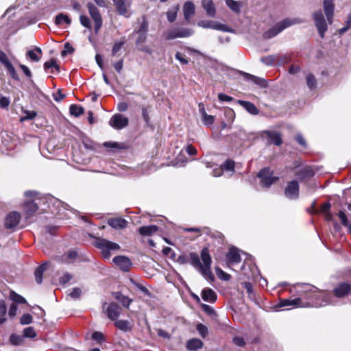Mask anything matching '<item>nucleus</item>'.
Masks as SVG:
<instances>
[{
    "label": "nucleus",
    "instance_id": "obj_1",
    "mask_svg": "<svg viewBox=\"0 0 351 351\" xmlns=\"http://www.w3.org/2000/svg\"><path fill=\"white\" fill-rule=\"evenodd\" d=\"M302 293H307L311 292L313 295L312 296H308V298H314L316 302L312 306L321 307L328 304H334L333 301L330 293L319 290L317 287L311 285H305L304 289L300 291Z\"/></svg>",
    "mask_w": 351,
    "mask_h": 351
},
{
    "label": "nucleus",
    "instance_id": "obj_2",
    "mask_svg": "<svg viewBox=\"0 0 351 351\" xmlns=\"http://www.w3.org/2000/svg\"><path fill=\"white\" fill-rule=\"evenodd\" d=\"M95 245L101 250V253L105 259L110 258L111 252H117L120 249L118 243L100 237L96 239Z\"/></svg>",
    "mask_w": 351,
    "mask_h": 351
},
{
    "label": "nucleus",
    "instance_id": "obj_3",
    "mask_svg": "<svg viewBox=\"0 0 351 351\" xmlns=\"http://www.w3.org/2000/svg\"><path fill=\"white\" fill-rule=\"evenodd\" d=\"M201 258L202 260V265L197 270L206 279L213 280L215 277L211 271L212 258L209 254L208 247H204L201 251Z\"/></svg>",
    "mask_w": 351,
    "mask_h": 351
},
{
    "label": "nucleus",
    "instance_id": "obj_4",
    "mask_svg": "<svg viewBox=\"0 0 351 351\" xmlns=\"http://www.w3.org/2000/svg\"><path fill=\"white\" fill-rule=\"evenodd\" d=\"M87 8L88 13L94 22V30L97 34L103 25V19L98 8L93 3H88Z\"/></svg>",
    "mask_w": 351,
    "mask_h": 351
},
{
    "label": "nucleus",
    "instance_id": "obj_5",
    "mask_svg": "<svg viewBox=\"0 0 351 351\" xmlns=\"http://www.w3.org/2000/svg\"><path fill=\"white\" fill-rule=\"evenodd\" d=\"M297 23H299V21H298L296 19L291 20L289 19H286L282 21L281 22L277 23L274 27H272L267 32H266L265 36L267 38L274 37L285 28L289 27L291 25L295 24Z\"/></svg>",
    "mask_w": 351,
    "mask_h": 351
},
{
    "label": "nucleus",
    "instance_id": "obj_6",
    "mask_svg": "<svg viewBox=\"0 0 351 351\" xmlns=\"http://www.w3.org/2000/svg\"><path fill=\"white\" fill-rule=\"evenodd\" d=\"M193 34V30L190 28L176 27L168 30L165 33V37L168 40H173L177 38L189 37Z\"/></svg>",
    "mask_w": 351,
    "mask_h": 351
},
{
    "label": "nucleus",
    "instance_id": "obj_7",
    "mask_svg": "<svg viewBox=\"0 0 351 351\" xmlns=\"http://www.w3.org/2000/svg\"><path fill=\"white\" fill-rule=\"evenodd\" d=\"M313 19L319 35L322 38H324V34L327 31L328 27L322 10H319L313 12Z\"/></svg>",
    "mask_w": 351,
    "mask_h": 351
},
{
    "label": "nucleus",
    "instance_id": "obj_8",
    "mask_svg": "<svg viewBox=\"0 0 351 351\" xmlns=\"http://www.w3.org/2000/svg\"><path fill=\"white\" fill-rule=\"evenodd\" d=\"M261 179V184L263 187L268 188L274 182L278 180V177L274 176L269 168H264L258 174Z\"/></svg>",
    "mask_w": 351,
    "mask_h": 351
},
{
    "label": "nucleus",
    "instance_id": "obj_9",
    "mask_svg": "<svg viewBox=\"0 0 351 351\" xmlns=\"http://www.w3.org/2000/svg\"><path fill=\"white\" fill-rule=\"evenodd\" d=\"M129 119L121 114H115L110 121L109 125L116 130H121L128 126Z\"/></svg>",
    "mask_w": 351,
    "mask_h": 351
},
{
    "label": "nucleus",
    "instance_id": "obj_10",
    "mask_svg": "<svg viewBox=\"0 0 351 351\" xmlns=\"http://www.w3.org/2000/svg\"><path fill=\"white\" fill-rule=\"evenodd\" d=\"M0 62L5 66L12 79L16 81L19 80V75L17 74L14 67L10 62L7 55L2 51H0Z\"/></svg>",
    "mask_w": 351,
    "mask_h": 351
},
{
    "label": "nucleus",
    "instance_id": "obj_11",
    "mask_svg": "<svg viewBox=\"0 0 351 351\" xmlns=\"http://www.w3.org/2000/svg\"><path fill=\"white\" fill-rule=\"evenodd\" d=\"M198 26L202 27L203 28H209L216 30H219L225 32H230V28L224 25L221 24L220 23L213 21H199L197 23Z\"/></svg>",
    "mask_w": 351,
    "mask_h": 351
},
{
    "label": "nucleus",
    "instance_id": "obj_12",
    "mask_svg": "<svg viewBox=\"0 0 351 351\" xmlns=\"http://www.w3.org/2000/svg\"><path fill=\"white\" fill-rule=\"evenodd\" d=\"M285 195L290 199H295L299 197V184L296 180L288 182L285 189Z\"/></svg>",
    "mask_w": 351,
    "mask_h": 351
},
{
    "label": "nucleus",
    "instance_id": "obj_13",
    "mask_svg": "<svg viewBox=\"0 0 351 351\" xmlns=\"http://www.w3.org/2000/svg\"><path fill=\"white\" fill-rule=\"evenodd\" d=\"M332 292L336 298H344L351 292V285L347 282H341L333 289Z\"/></svg>",
    "mask_w": 351,
    "mask_h": 351
},
{
    "label": "nucleus",
    "instance_id": "obj_14",
    "mask_svg": "<svg viewBox=\"0 0 351 351\" xmlns=\"http://www.w3.org/2000/svg\"><path fill=\"white\" fill-rule=\"evenodd\" d=\"M306 307L310 306L308 304H302V300L300 298H296L295 299H282L280 300L279 303L278 304V307H289V308H292L294 307Z\"/></svg>",
    "mask_w": 351,
    "mask_h": 351
},
{
    "label": "nucleus",
    "instance_id": "obj_15",
    "mask_svg": "<svg viewBox=\"0 0 351 351\" xmlns=\"http://www.w3.org/2000/svg\"><path fill=\"white\" fill-rule=\"evenodd\" d=\"M265 135L268 144H274L277 146L282 143V135L280 132L272 130H266L263 132Z\"/></svg>",
    "mask_w": 351,
    "mask_h": 351
},
{
    "label": "nucleus",
    "instance_id": "obj_16",
    "mask_svg": "<svg viewBox=\"0 0 351 351\" xmlns=\"http://www.w3.org/2000/svg\"><path fill=\"white\" fill-rule=\"evenodd\" d=\"M113 263L123 271H128L132 266V262L125 256H117L112 259Z\"/></svg>",
    "mask_w": 351,
    "mask_h": 351
},
{
    "label": "nucleus",
    "instance_id": "obj_17",
    "mask_svg": "<svg viewBox=\"0 0 351 351\" xmlns=\"http://www.w3.org/2000/svg\"><path fill=\"white\" fill-rule=\"evenodd\" d=\"M227 264L231 267L235 264L239 263L241 261L239 250L236 247H231L226 255Z\"/></svg>",
    "mask_w": 351,
    "mask_h": 351
},
{
    "label": "nucleus",
    "instance_id": "obj_18",
    "mask_svg": "<svg viewBox=\"0 0 351 351\" xmlns=\"http://www.w3.org/2000/svg\"><path fill=\"white\" fill-rule=\"evenodd\" d=\"M121 307L114 302L110 303L106 309L107 317L112 321L117 319L121 314Z\"/></svg>",
    "mask_w": 351,
    "mask_h": 351
},
{
    "label": "nucleus",
    "instance_id": "obj_19",
    "mask_svg": "<svg viewBox=\"0 0 351 351\" xmlns=\"http://www.w3.org/2000/svg\"><path fill=\"white\" fill-rule=\"evenodd\" d=\"M21 220V215L18 212H12L9 213L5 219V226L7 228L16 227Z\"/></svg>",
    "mask_w": 351,
    "mask_h": 351
},
{
    "label": "nucleus",
    "instance_id": "obj_20",
    "mask_svg": "<svg viewBox=\"0 0 351 351\" xmlns=\"http://www.w3.org/2000/svg\"><path fill=\"white\" fill-rule=\"evenodd\" d=\"M323 6L328 22L332 24L335 10L333 0H324Z\"/></svg>",
    "mask_w": 351,
    "mask_h": 351
},
{
    "label": "nucleus",
    "instance_id": "obj_21",
    "mask_svg": "<svg viewBox=\"0 0 351 351\" xmlns=\"http://www.w3.org/2000/svg\"><path fill=\"white\" fill-rule=\"evenodd\" d=\"M116 10L117 12L122 16H124L126 18H129L132 12L130 11V7L132 4H127L126 3L121 2L120 1H113Z\"/></svg>",
    "mask_w": 351,
    "mask_h": 351
},
{
    "label": "nucleus",
    "instance_id": "obj_22",
    "mask_svg": "<svg viewBox=\"0 0 351 351\" xmlns=\"http://www.w3.org/2000/svg\"><path fill=\"white\" fill-rule=\"evenodd\" d=\"M242 75L243 76V77L245 80L251 81L253 83H254L255 84H257L261 87L264 88L267 86V81L263 78H261L257 76H255V75H251L250 73H245V72H242Z\"/></svg>",
    "mask_w": 351,
    "mask_h": 351
},
{
    "label": "nucleus",
    "instance_id": "obj_23",
    "mask_svg": "<svg viewBox=\"0 0 351 351\" xmlns=\"http://www.w3.org/2000/svg\"><path fill=\"white\" fill-rule=\"evenodd\" d=\"M202 299L208 302L213 303L217 300L216 293L210 288H205L202 291Z\"/></svg>",
    "mask_w": 351,
    "mask_h": 351
},
{
    "label": "nucleus",
    "instance_id": "obj_24",
    "mask_svg": "<svg viewBox=\"0 0 351 351\" xmlns=\"http://www.w3.org/2000/svg\"><path fill=\"white\" fill-rule=\"evenodd\" d=\"M195 7L193 2L186 1L183 5V13L184 19L189 21L190 18L195 14Z\"/></svg>",
    "mask_w": 351,
    "mask_h": 351
},
{
    "label": "nucleus",
    "instance_id": "obj_25",
    "mask_svg": "<svg viewBox=\"0 0 351 351\" xmlns=\"http://www.w3.org/2000/svg\"><path fill=\"white\" fill-rule=\"evenodd\" d=\"M108 224L114 229H123L128 225V221L122 218H111L108 219Z\"/></svg>",
    "mask_w": 351,
    "mask_h": 351
},
{
    "label": "nucleus",
    "instance_id": "obj_26",
    "mask_svg": "<svg viewBox=\"0 0 351 351\" xmlns=\"http://www.w3.org/2000/svg\"><path fill=\"white\" fill-rule=\"evenodd\" d=\"M238 104L243 107L251 114L256 115L259 112L256 106L250 101L238 100Z\"/></svg>",
    "mask_w": 351,
    "mask_h": 351
},
{
    "label": "nucleus",
    "instance_id": "obj_27",
    "mask_svg": "<svg viewBox=\"0 0 351 351\" xmlns=\"http://www.w3.org/2000/svg\"><path fill=\"white\" fill-rule=\"evenodd\" d=\"M38 209V204L32 201H27L24 204L26 217H32Z\"/></svg>",
    "mask_w": 351,
    "mask_h": 351
},
{
    "label": "nucleus",
    "instance_id": "obj_28",
    "mask_svg": "<svg viewBox=\"0 0 351 351\" xmlns=\"http://www.w3.org/2000/svg\"><path fill=\"white\" fill-rule=\"evenodd\" d=\"M202 4L206 12L207 15L211 17H213L215 15L216 9L212 0H202Z\"/></svg>",
    "mask_w": 351,
    "mask_h": 351
},
{
    "label": "nucleus",
    "instance_id": "obj_29",
    "mask_svg": "<svg viewBox=\"0 0 351 351\" xmlns=\"http://www.w3.org/2000/svg\"><path fill=\"white\" fill-rule=\"evenodd\" d=\"M158 230V227L155 225L145 226L140 227L138 232L142 236L149 237L156 232Z\"/></svg>",
    "mask_w": 351,
    "mask_h": 351
},
{
    "label": "nucleus",
    "instance_id": "obj_30",
    "mask_svg": "<svg viewBox=\"0 0 351 351\" xmlns=\"http://www.w3.org/2000/svg\"><path fill=\"white\" fill-rule=\"evenodd\" d=\"M50 201L53 203V206L57 207L58 209L57 212V215L59 217V218H63V215L61 213L62 210H69V205L66 204H64V202L60 201L59 199H54L53 197H50Z\"/></svg>",
    "mask_w": 351,
    "mask_h": 351
},
{
    "label": "nucleus",
    "instance_id": "obj_31",
    "mask_svg": "<svg viewBox=\"0 0 351 351\" xmlns=\"http://www.w3.org/2000/svg\"><path fill=\"white\" fill-rule=\"evenodd\" d=\"M203 342L199 339H189L186 343V348L189 350H197L202 348Z\"/></svg>",
    "mask_w": 351,
    "mask_h": 351
},
{
    "label": "nucleus",
    "instance_id": "obj_32",
    "mask_svg": "<svg viewBox=\"0 0 351 351\" xmlns=\"http://www.w3.org/2000/svg\"><path fill=\"white\" fill-rule=\"evenodd\" d=\"M114 298L117 301H119L120 303H121V304L123 306H125L126 308H129L130 304L132 302V299L129 298L127 296L123 295V294H121L119 292H117L114 293Z\"/></svg>",
    "mask_w": 351,
    "mask_h": 351
},
{
    "label": "nucleus",
    "instance_id": "obj_33",
    "mask_svg": "<svg viewBox=\"0 0 351 351\" xmlns=\"http://www.w3.org/2000/svg\"><path fill=\"white\" fill-rule=\"evenodd\" d=\"M47 269V263H43L36 268L34 272L35 279L38 284H41L43 282V275Z\"/></svg>",
    "mask_w": 351,
    "mask_h": 351
},
{
    "label": "nucleus",
    "instance_id": "obj_34",
    "mask_svg": "<svg viewBox=\"0 0 351 351\" xmlns=\"http://www.w3.org/2000/svg\"><path fill=\"white\" fill-rule=\"evenodd\" d=\"M114 326L121 331L128 332L132 329L130 323L128 320H115Z\"/></svg>",
    "mask_w": 351,
    "mask_h": 351
},
{
    "label": "nucleus",
    "instance_id": "obj_35",
    "mask_svg": "<svg viewBox=\"0 0 351 351\" xmlns=\"http://www.w3.org/2000/svg\"><path fill=\"white\" fill-rule=\"evenodd\" d=\"M189 263L196 269H198L199 267H201L202 265L200 262L198 254L195 252H191L189 254Z\"/></svg>",
    "mask_w": 351,
    "mask_h": 351
},
{
    "label": "nucleus",
    "instance_id": "obj_36",
    "mask_svg": "<svg viewBox=\"0 0 351 351\" xmlns=\"http://www.w3.org/2000/svg\"><path fill=\"white\" fill-rule=\"evenodd\" d=\"M36 53H38L39 54L42 53V50L40 47H36L34 50L28 51L27 55L32 60L38 62L40 60V58L36 54Z\"/></svg>",
    "mask_w": 351,
    "mask_h": 351
},
{
    "label": "nucleus",
    "instance_id": "obj_37",
    "mask_svg": "<svg viewBox=\"0 0 351 351\" xmlns=\"http://www.w3.org/2000/svg\"><path fill=\"white\" fill-rule=\"evenodd\" d=\"M69 111L71 114L75 117H79L84 112V109L82 106L76 104H72L70 106Z\"/></svg>",
    "mask_w": 351,
    "mask_h": 351
},
{
    "label": "nucleus",
    "instance_id": "obj_38",
    "mask_svg": "<svg viewBox=\"0 0 351 351\" xmlns=\"http://www.w3.org/2000/svg\"><path fill=\"white\" fill-rule=\"evenodd\" d=\"M64 22L68 25H70L71 21L67 15L63 13H60L56 16L55 23L56 25H61Z\"/></svg>",
    "mask_w": 351,
    "mask_h": 351
},
{
    "label": "nucleus",
    "instance_id": "obj_39",
    "mask_svg": "<svg viewBox=\"0 0 351 351\" xmlns=\"http://www.w3.org/2000/svg\"><path fill=\"white\" fill-rule=\"evenodd\" d=\"M313 171L309 168H304L297 173L296 176L300 179L313 176Z\"/></svg>",
    "mask_w": 351,
    "mask_h": 351
},
{
    "label": "nucleus",
    "instance_id": "obj_40",
    "mask_svg": "<svg viewBox=\"0 0 351 351\" xmlns=\"http://www.w3.org/2000/svg\"><path fill=\"white\" fill-rule=\"evenodd\" d=\"M10 298L12 301L18 304H25L27 302L26 300L23 296L13 291H10Z\"/></svg>",
    "mask_w": 351,
    "mask_h": 351
},
{
    "label": "nucleus",
    "instance_id": "obj_41",
    "mask_svg": "<svg viewBox=\"0 0 351 351\" xmlns=\"http://www.w3.org/2000/svg\"><path fill=\"white\" fill-rule=\"evenodd\" d=\"M178 10H179V5H176L172 10H169L167 12V20L170 23H173V22H174L176 21V17H177V12L178 11Z\"/></svg>",
    "mask_w": 351,
    "mask_h": 351
},
{
    "label": "nucleus",
    "instance_id": "obj_42",
    "mask_svg": "<svg viewBox=\"0 0 351 351\" xmlns=\"http://www.w3.org/2000/svg\"><path fill=\"white\" fill-rule=\"evenodd\" d=\"M221 168L223 171H234V162L231 160H228L221 165Z\"/></svg>",
    "mask_w": 351,
    "mask_h": 351
},
{
    "label": "nucleus",
    "instance_id": "obj_43",
    "mask_svg": "<svg viewBox=\"0 0 351 351\" xmlns=\"http://www.w3.org/2000/svg\"><path fill=\"white\" fill-rule=\"evenodd\" d=\"M6 306L3 300H0V325L6 321L5 315L6 313Z\"/></svg>",
    "mask_w": 351,
    "mask_h": 351
},
{
    "label": "nucleus",
    "instance_id": "obj_44",
    "mask_svg": "<svg viewBox=\"0 0 351 351\" xmlns=\"http://www.w3.org/2000/svg\"><path fill=\"white\" fill-rule=\"evenodd\" d=\"M276 60V56L269 55L267 56L262 57L261 61L267 66H271L274 64Z\"/></svg>",
    "mask_w": 351,
    "mask_h": 351
},
{
    "label": "nucleus",
    "instance_id": "obj_45",
    "mask_svg": "<svg viewBox=\"0 0 351 351\" xmlns=\"http://www.w3.org/2000/svg\"><path fill=\"white\" fill-rule=\"evenodd\" d=\"M10 341L14 346L21 345L23 341V337L16 334H12L10 337Z\"/></svg>",
    "mask_w": 351,
    "mask_h": 351
},
{
    "label": "nucleus",
    "instance_id": "obj_46",
    "mask_svg": "<svg viewBox=\"0 0 351 351\" xmlns=\"http://www.w3.org/2000/svg\"><path fill=\"white\" fill-rule=\"evenodd\" d=\"M80 21L81 25L83 27H84L88 29H91V27H92L91 22H90V19L87 16L84 15V14L80 15Z\"/></svg>",
    "mask_w": 351,
    "mask_h": 351
},
{
    "label": "nucleus",
    "instance_id": "obj_47",
    "mask_svg": "<svg viewBox=\"0 0 351 351\" xmlns=\"http://www.w3.org/2000/svg\"><path fill=\"white\" fill-rule=\"evenodd\" d=\"M226 3L232 11L235 12L240 11V7L237 1L234 0H226Z\"/></svg>",
    "mask_w": 351,
    "mask_h": 351
},
{
    "label": "nucleus",
    "instance_id": "obj_48",
    "mask_svg": "<svg viewBox=\"0 0 351 351\" xmlns=\"http://www.w3.org/2000/svg\"><path fill=\"white\" fill-rule=\"evenodd\" d=\"M36 336V333L33 327H27L23 330V337L34 338Z\"/></svg>",
    "mask_w": 351,
    "mask_h": 351
},
{
    "label": "nucleus",
    "instance_id": "obj_49",
    "mask_svg": "<svg viewBox=\"0 0 351 351\" xmlns=\"http://www.w3.org/2000/svg\"><path fill=\"white\" fill-rule=\"evenodd\" d=\"M56 69L57 71L59 70V66L56 63V60L51 58L49 61L46 62L44 64V69L45 71H48L49 69Z\"/></svg>",
    "mask_w": 351,
    "mask_h": 351
},
{
    "label": "nucleus",
    "instance_id": "obj_50",
    "mask_svg": "<svg viewBox=\"0 0 351 351\" xmlns=\"http://www.w3.org/2000/svg\"><path fill=\"white\" fill-rule=\"evenodd\" d=\"M338 216L341 220L343 226L348 228V229L351 227V224L349 223L346 215L343 211H339Z\"/></svg>",
    "mask_w": 351,
    "mask_h": 351
},
{
    "label": "nucleus",
    "instance_id": "obj_51",
    "mask_svg": "<svg viewBox=\"0 0 351 351\" xmlns=\"http://www.w3.org/2000/svg\"><path fill=\"white\" fill-rule=\"evenodd\" d=\"M124 44L125 40L115 42L112 49V55L113 56H116L117 53L121 50Z\"/></svg>",
    "mask_w": 351,
    "mask_h": 351
},
{
    "label": "nucleus",
    "instance_id": "obj_52",
    "mask_svg": "<svg viewBox=\"0 0 351 351\" xmlns=\"http://www.w3.org/2000/svg\"><path fill=\"white\" fill-rule=\"evenodd\" d=\"M216 274L219 278L223 280H229L230 279V275L224 272L221 269L217 267Z\"/></svg>",
    "mask_w": 351,
    "mask_h": 351
},
{
    "label": "nucleus",
    "instance_id": "obj_53",
    "mask_svg": "<svg viewBox=\"0 0 351 351\" xmlns=\"http://www.w3.org/2000/svg\"><path fill=\"white\" fill-rule=\"evenodd\" d=\"M196 328L202 337L204 338L207 336L208 332V328L205 325L202 324H198L196 326Z\"/></svg>",
    "mask_w": 351,
    "mask_h": 351
},
{
    "label": "nucleus",
    "instance_id": "obj_54",
    "mask_svg": "<svg viewBox=\"0 0 351 351\" xmlns=\"http://www.w3.org/2000/svg\"><path fill=\"white\" fill-rule=\"evenodd\" d=\"M306 84L307 86L311 88H313L316 86V80L313 75L308 74L306 76Z\"/></svg>",
    "mask_w": 351,
    "mask_h": 351
},
{
    "label": "nucleus",
    "instance_id": "obj_55",
    "mask_svg": "<svg viewBox=\"0 0 351 351\" xmlns=\"http://www.w3.org/2000/svg\"><path fill=\"white\" fill-rule=\"evenodd\" d=\"M32 322V317L30 314L26 313L22 315L20 323L23 325L29 324Z\"/></svg>",
    "mask_w": 351,
    "mask_h": 351
},
{
    "label": "nucleus",
    "instance_id": "obj_56",
    "mask_svg": "<svg viewBox=\"0 0 351 351\" xmlns=\"http://www.w3.org/2000/svg\"><path fill=\"white\" fill-rule=\"evenodd\" d=\"M147 30H148V23L147 22L146 20H143L138 30L137 31V33L138 34H147Z\"/></svg>",
    "mask_w": 351,
    "mask_h": 351
},
{
    "label": "nucleus",
    "instance_id": "obj_57",
    "mask_svg": "<svg viewBox=\"0 0 351 351\" xmlns=\"http://www.w3.org/2000/svg\"><path fill=\"white\" fill-rule=\"evenodd\" d=\"M176 59H177L182 64H186L189 63L187 58L185 56L180 52H177L175 55Z\"/></svg>",
    "mask_w": 351,
    "mask_h": 351
},
{
    "label": "nucleus",
    "instance_id": "obj_58",
    "mask_svg": "<svg viewBox=\"0 0 351 351\" xmlns=\"http://www.w3.org/2000/svg\"><path fill=\"white\" fill-rule=\"evenodd\" d=\"M64 47V49L62 51V56H66L67 53H73L74 52V48L69 43H66Z\"/></svg>",
    "mask_w": 351,
    "mask_h": 351
},
{
    "label": "nucleus",
    "instance_id": "obj_59",
    "mask_svg": "<svg viewBox=\"0 0 351 351\" xmlns=\"http://www.w3.org/2000/svg\"><path fill=\"white\" fill-rule=\"evenodd\" d=\"M202 118L204 123L206 125H212L215 120L213 116L209 115L208 114H206V116H203Z\"/></svg>",
    "mask_w": 351,
    "mask_h": 351
},
{
    "label": "nucleus",
    "instance_id": "obj_60",
    "mask_svg": "<svg viewBox=\"0 0 351 351\" xmlns=\"http://www.w3.org/2000/svg\"><path fill=\"white\" fill-rule=\"evenodd\" d=\"M36 116V112L34 111H26L25 116L21 118V121L33 119Z\"/></svg>",
    "mask_w": 351,
    "mask_h": 351
},
{
    "label": "nucleus",
    "instance_id": "obj_61",
    "mask_svg": "<svg viewBox=\"0 0 351 351\" xmlns=\"http://www.w3.org/2000/svg\"><path fill=\"white\" fill-rule=\"evenodd\" d=\"M177 262L180 264H187L189 263V254H182L178 257Z\"/></svg>",
    "mask_w": 351,
    "mask_h": 351
},
{
    "label": "nucleus",
    "instance_id": "obj_62",
    "mask_svg": "<svg viewBox=\"0 0 351 351\" xmlns=\"http://www.w3.org/2000/svg\"><path fill=\"white\" fill-rule=\"evenodd\" d=\"M92 338L98 342L104 341V336L101 332H94L92 335Z\"/></svg>",
    "mask_w": 351,
    "mask_h": 351
},
{
    "label": "nucleus",
    "instance_id": "obj_63",
    "mask_svg": "<svg viewBox=\"0 0 351 351\" xmlns=\"http://www.w3.org/2000/svg\"><path fill=\"white\" fill-rule=\"evenodd\" d=\"M72 278V276L69 273H64V275L60 278V283L65 285L69 282Z\"/></svg>",
    "mask_w": 351,
    "mask_h": 351
},
{
    "label": "nucleus",
    "instance_id": "obj_64",
    "mask_svg": "<svg viewBox=\"0 0 351 351\" xmlns=\"http://www.w3.org/2000/svg\"><path fill=\"white\" fill-rule=\"evenodd\" d=\"M243 287L246 289L249 297L251 298L253 295V286L250 282H245L243 283Z\"/></svg>",
    "mask_w": 351,
    "mask_h": 351
}]
</instances>
